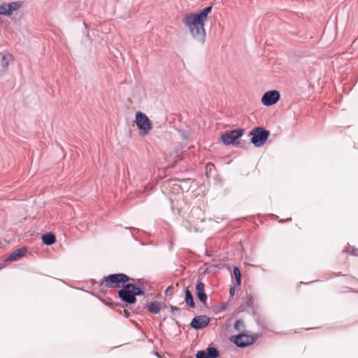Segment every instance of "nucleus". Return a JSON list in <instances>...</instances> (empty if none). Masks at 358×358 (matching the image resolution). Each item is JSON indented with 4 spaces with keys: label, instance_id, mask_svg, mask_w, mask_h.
Returning a JSON list of instances; mask_svg holds the SVG:
<instances>
[{
    "label": "nucleus",
    "instance_id": "obj_8",
    "mask_svg": "<svg viewBox=\"0 0 358 358\" xmlns=\"http://www.w3.org/2000/svg\"><path fill=\"white\" fill-rule=\"evenodd\" d=\"M231 341L238 347H245L252 344L255 342V338L252 336L247 335L245 334H239L234 336Z\"/></svg>",
    "mask_w": 358,
    "mask_h": 358
},
{
    "label": "nucleus",
    "instance_id": "obj_6",
    "mask_svg": "<svg viewBox=\"0 0 358 358\" xmlns=\"http://www.w3.org/2000/svg\"><path fill=\"white\" fill-rule=\"evenodd\" d=\"M243 135V130L235 129L231 131H227L221 134L222 142L225 145L234 144L237 139L241 138Z\"/></svg>",
    "mask_w": 358,
    "mask_h": 358
},
{
    "label": "nucleus",
    "instance_id": "obj_4",
    "mask_svg": "<svg viewBox=\"0 0 358 358\" xmlns=\"http://www.w3.org/2000/svg\"><path fill=\"white\" fill-rule=\"evenodd\" d=\"M135 122L139 130V134L141 136H143L148 134L152 129V124L150 120L145 113L141 111L136 112Z\"/></svg>",
    "mask_w": 358,
    "mask_h": 358
},
{
    "label": "nucleus",
    "instance_id": "obj_19",
    "mask_svg": "<svg viewBox=\"0 0 358 358\" xmlns=\"http://www.w3.org/2000/svg\"><path fill=\"white\" fill-rule=\"evenodd\" d=\"M243 326L244 322L241 320H238L236 322L234 328L236 330L240 331Z\"/></svg>",
    "mask_w": 358,
    "mask_h": 358
},
{
    "label": "nucleus",
    "instance_id": "obj_16",
    "mask_svg": "<svg viewBox=\"0 0 358 358\" xmlns=\"http://www.w3.org/2000/svg\"><path fill=\"white\" fill-rule=\"evenodd\" d=\"M13 58L12 55L6 54L4 55L1 58V65L4 69H7L10 62L13 61Z\"/></svg>",
    "mask_w": 358,
    "mask_h": 358
},
{
    "label": "nucleus",
    "instance_id": "obj_15",
    "mask_svg": "<svg viewBox=\"0 0 358 358\" xmlns=\"http://www.w3.org/2000/svg\"><path fill=\"white\" fill-rule=\"evenodd\" d=\"M148 310L149 312L155 314H157L160 312L161 310V305L157 301L151 302L148 306Z\"/></svg>",
    "mask_w": 358,
    "mask_h": 358
},
{
    "label": "nucleus",
    "instance_id": "obj_12",
    "mask_svg": "<svg viewBox=\"0 0 358 358\" xmlns=\"http://www.w3.org/2000/svg\"><path fill=\"white\" fill-rule=\"evenodd\" d=\"M207 351H199L196 355V358H217L219 356L217 350L215 348H208Z\"/></svg>",
    "mask_w": 358,
    "mask_h": 358
},
{
    "label": "nucleus",
    "instance_id": "obj_3",
    "mask_svg": "<svg viewBox=\"0 0 358 358\" xmlns=\"http://www.w3.org/2000/svg\"><path fill=\"white\" fill-rule=\"evenodd\" d=\"M144 292L134 283H127L122 285L118 292V296L126 303H134L136 301V296L142 295Z\"/></svg>",
    "mask_w": 358,
    "mask_h": 358
},
{
    "label": "nucleus",
    "instance_id": "obj_20",
    "mask_svg": "<svg viewBox=\"0 0 358 358\" xmlns=\"http://www.w3.org/2000/svg\"><path fill=\"white\" fill-rule=\"evenodd\" d=\"M246 303L248 306L252 307L254 304V299L252 296H248Z\"/></svg>",
    "mask_w": 358,
    "mask_h": 358
},
{
    "label": "nucleus",
    "instance_id": "obj_23",
    "mask_svg": "<svg viewBox=\"0 0 358 358\" xmlns=\"http://www.w3.org/2000/svg\"><path fill=\"white\" fill-rule=\"evenodd\" d=\"M229 293H230L231 296H233L235 294V288L231 287L230 290H229Z\"/></svg>",
    "mask_w": 358,
    "mask_h": 358
},
{
    "label": "nucleus",
    "instance_id": "obj_9",
    "mask_svg": "<svg viewBox=\"0 0 358 358\" xmlns=\"http://www.w3.org/2000/svg\"><path fill=\"white\" fill-rule=\"evenodd\" d=\"M20 7V3L19 2L0 4V15L9 16Z\"/></svg>",
    "mask_w": 358,
    "mask_h": 358
},
{
    "label": "nucleus",
    "instance_id": "obj_2",
    "mask_svg": "<svg viewBox=\"0 0 358 358\" xmlns=\"http://www.w3.org/2000/svg\"><path fill=\"white\" fill-rule=\"evenodd\" d=\"M129 280L134 282L135 280L129 278L124 273H115L110 274L107 276H104L100 282V287L103 289L108 288H119L122 287V285H125L124 283Z\"/></svg>",
    "mask_w": 358,
    "mask_h": 358
},
{
    "label": "nucleus",
    "instance_id": "obj_14",
    "mask_svg": "<svg viewBox=\"0 0 358 358\" xmlns=\"http://www.w3.org/2000/svg\"><path fill=\"white\" fill-rule=\"evenodd\" d=\"M42 241L44 244L50 245L56 241V238L53 234L47 233L42 236Z\"/></svg>",
    "mask_w": 358,
    "mask_h": 358
},
{
    "label": "nucleus",
    "instance_id": "obj_11",
    "mask_svg": "<svg viewBox=\"0 0 358 358\" xmlns=\"http://www.w3.org/2000/svg\"><path fill=\"white\" fill-rule=\"evenodd\" d=\"M27 251V248L23 247L14 250L8 257H7L5 262H16L22 258Z\"/></svg>",
    "mask_w": 358,
    "mask_h": 358
},
{
    "label": "nucleus",
    "instance_id": "obj_24",
    "mask_svg": "<svg viewBox=\"0 0 358 358\" xmlns=\"http://www.w3.org/2000/svg\"><path fill=\"white\" fill-rule=\"evenodd\" d=\"M351 252L354 255H358V249H355V248H352V251Z\"/></svg>",
    "mask_w": 358,
    "mask_h": 358
},
{
    "label": "nucleus",
    "instance_id": "obj_17",
    "mask_svg": "<svg viewBox=\"0 0 358 358\" xmlns=\"http://www.w3.org/2000/svg\"><path fill=\"white\" fill-rule=\"evenodd\" d=\"M185 301L191 308H194V301L192 294L188 288L185 289Z\"/></svg>",
    "mask_w": 358,
    "mask_h": 358
},
{
    "label": "nucleus",
    "instance_id": "obj_1",
    "mask_svg": "<svg viewBox=\"0 0 358 358\" xmlns=\"http://www.w3.org/2000/svg\"><path fill=\"white\" fill-rule=\"evenodd\" d=\"M211 10L212 6H208L199 13L186 14L182 20L183 24L189 29L193 38L201 44H203L206 41L204 23Z\"/></svg>",
    "mask_w": 358,
    "mask_h": 358
},
{
    "label": "nucleus",
    "instance_id": "obj_22",
    "mask_svg": "<svg viewBox=\"0 0 358 358\" xmlns=\"http://www.w3.org/2000/svg\"><path fill=\"white\" fill-rule=\"evenodd\" d=\"M214 167V165L212 164V163H208L206 164V169H209L210 171L211 170L212 168Z\"/></svg>",
    "mask_w": 358,
    "mask_h": 358
},
{
    "label": "nucleus",
    "instance_id": "obj_10",
    "mask_svg": "<svg viewBox=\"0 0 358 358\" xmlns=\"http://www.w3.org/2000/svg\"><path fill=\"white\" fill-rule=\"evenodd\" d=\"M209 324V318L205 315L195 317L191 322V326L194 329H199L207 327Z\"/></svg>",
    "mask_w": 358,
    "mask_h": 358
},
{
    "label": "nucleus",
    "instance_id": "obj_21",
    "mask_svg": "<svg viewBox=\"0 0 358 358\" xmlns=\"http://www.w3.org/2000/svg\"><path fill=\"white\" fill-rule=\"evenodd\" d=\"M171 313H175L176 312H178L180 310V309L176 306H171Z\"/></svg>",
    "mask_w": 358,
    "mask_h": 358
},
{
    "label": "nucleus",
    "instance_id": "obj_18",
    "mask_svg": "<svg viewBox=\"0 0 358 358\" xmlns=\"http://www.w3.org/2000/svg\"><path fill=\"white\" fill-rule=\"evenodd\" d=\"M234 275L236 279V285L240 286L241 284V273L240 269L236 266L234 268Z\"/></svg>",
    "mask_w": 358,
    "mask_h": 358
},
{
    "label": "nucleus",
    "instance_id": "obj_7",
    "mask_svg": "<svg viewBox=\"0 0 358 358\" xmlns=\"http://www.w3.org/2000/svg\"><path fill=\"white\" fill-rule=\"evenodd\" d=\"M280 98V92L277 90L266 92L262 97V102L264 106H272L276 103Z\"/></svg>",
    "mask_w": 358,
    "mask_h": 358
},
{
    "label": "nucleus",
    "instance_id": "obj_13",
    "mask_svg": "<svg viewBox=\"0 0 358 358\" xmlns=\"http://www.w3.org/2000/svg\"><path fill=\"white\" fill-rule=\"evenodd\" d=\"M196 291L198 299L205 304L207 301V296L205 294V285L202 282L198 281L196 285Z\"/></svg>",
    "mask_w": 358,
    "mask_h": 358
},
{
    "label": "nucleus",
    "instance_id": "obj_5",
    "mask_svg": "<svg viewBox=\"0 0 358 358\" xmlns=\"http://www.w3.org/2000/svg\"><path fill=\"white\" fill-rule=\"evenodd\" d=\"M269 134V131L262 127H255L250 132V135L252 136L251 142L256 147H260L266 143Z\"/></svg>",
    "mask_w": 358,
    "mask_h": 358
}]
</instances>
